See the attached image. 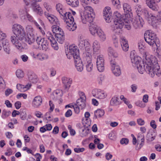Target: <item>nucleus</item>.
I'll return each instance as SVG.
<instances>
[{
    "label": "nucleus",
    "mask_w": 161,
    "mask_h": 161,
    "mask_svg": "<svg viewBox=\"0 0 161 161\" xmlns=\"http://www.w3.org/2000/svg\"><path fill=\"white\" fill-rule=\"evenodd\" d=\"M143 57L144 59L142 63H141V58L136 55L132 56L131 53L130 58L133 66L137 68L140 74H142L145 71L151 74L152 76L155 74L159 76L161 71L156 58L154 56L147 54L146 53L143 54Z\"/></svg>",
    "instance_id": "nucleus-1"
},
{
    "label": "nucleus",
    "mask_w": 161,
    "mask_h": 161,
    "mask_svg": "<svg viewBox=\"0 0 161 161\" xmlns=\"http://www.w3.org/2000/svg\"><path fill=\"white\" fill-rule=\"evenodd\" d=\"M45 15L50 22L54 25L52 27V31L53 33V35L51 32L48 31L46 33V36L51 43L52 47L55 50H58V47L53 36H55V35L57 34H61V32L64 31L61 28H59L58 26L59 25V22L55 16L46 12L45 13Z\"/></svg>",
    "instance_id": "nucleus-2"
},
{
    "label": "nucleus",
    "mask_w": 161,
    "mask_h": 161,
    "mask_svg": "<svg viewBox=\"0 0 161 161\" xmlns=\"http://www.w3.org/2000/svg\"><path fill=\"white\" fill-rule=\"evenodd\" d=\"M60 17L63 19L66 22V28L69 31H73L75 30L77 28V25L74 22V19L71 13L67 12L66 11H63L61 12Z\"/></svg>",
    "instance_id": "nucleus-3"
},
{
    "label": "nucleus",
    "mask_w": 161,
    "mask_h": 161,
    "mask_svg": "<svg viewBox=\"0 0 161 161\" xmlns=\"http://www.w3.org/2000/svg\"><path fill=\"white\" fill-rule=\"evenodd\" d=\"M114 15L116 17L114 21V24L113 25V31L117 34L121 33V29L124 25V20L122 17L121 14L118 11L115 12Z\"/></svg>",
    "instance_id": "nucleus-4"
},
{
    "label": "nucleus",
    "mask_w": 161,
    "mask_h": 161,
    "mask_svg": "<svg viewBox=\"0 0 161 161\" xmlns=\"http://www.w3.org/2000/svg\"><path fill=\"white\" fill-rule=\"evenodd\" d=\"M70 48V53L74 56V59L75 63V65L77 71L79 72H81L83 69V65L82 61L80 58L78 50L73 47Z\"/></svg>",
    "instance_id": "nucleus-5"
},
{
    "label": "nucleus",
    "mask_w": 161,
    "mask_h": 161,
    "mask_svg": "<svg viewBox=\"0 0 161 161\" xmlns=\"http://www.w3.org/2000/svg\"><path fill=\"white\" fill-rule=\"evenodd\" d=\"M13 31L19 40H23L26 36L24 28L21 25L18 24H14L13 26Z\"/></svg>",
    "instance_id": "nucleus-6"
},
{
    "label": "nucleus",
    "mask_w": 161,
    "mask_h": 161,
    "mask_svg": "<svg viewBox=\"0 0 161 161\" xmlns=\"http://www.w3.org/2000/svg\"><path fill=\"white\" fill-rule=\"evenodd\" d=\"M146 42L150 46L156 45V42L158 40L156 34L151 31H146L144 34Z\"/></svg>",
    "instance_id": "nucleus-7"
},
{
    "label": "nucleus",
    "mask_w": 161,
    "mask_h": 161,
    "mask_svg": "<svg viewBox=\"0 0 161 161\" xmlns=\"http://www.w3.org/2000/svg\"><path fill=\"white\" fill-rule=\"evenodd\" d=\"M78 42V46L80 47L81 49L84 47L85 48L86 51L84 53V56H85V54L87 52L90 53L91 55H92V52L91 50V45L87 40H84L80 38Z\"/></svg>",
    "instance_id": "nucleus-8"
},
{
    "label": "nucleus",
    "mask_w": 161,
    "mask_h": 161,
    "mask_svg": "<svg viewBox=\"0 0 161 161\" xmlns=\"http://www.w3.org/2000/svg\"><path fill=\"white\" fill-rule=\"evenodd\" d=\"M36 41L38 44V47L40 49L46 51L49 47V42L47 39L42 38L41 36L38 37L36 39Z\"/></svg>",
    "instance_id": "nucleus-9"
},
{
    "label": "nucleus",
    "mask_w": 161,
    "mask_h": 161,
    "mask_svg": "<svg viewBox=\"0 0 161 161\" xmlns=\"http://www.w3.org/2000/svg\"><path fill=\"white\" fill-rule=\"evenodd\" d=\"M85 59L86 69L88 72L91 71L93 69V64L92 62V55L88 52L85 54Z\"/></svg>",
    "instance_id": "nucleus-10"
},
{
    "label": "nucleus",
    "mask_w": 161,
    "mask_h": 161,
    "mask_svg": "<svg viewBox=\"0 0 161 161\" xmlns=\"http://www.w3.org/2000/svg\"><path fill=\"white\" fill-rule=\"evenodd\" d=\"M81 17L83 23L86 24L87 23H91L93 22L95 17V14H88L86 12H84L83 14H81Z\"/></svg>",
    "instance_id": "nucleus-11"
},
{
    "label": "nucleus",
    "mask_w": 161,
    "mask_h": 161,
    "mask_svg": "<svg viewBox=\"0 0 161 161\" xmlns=\"http://www.w3.org/2000/svg\"><path fill=\"white\" fill-rule=\"evenodd\" d=\"M111 66V70L113 74L116 76H119L121 74V71L119 66L117 64L114 60H111L110 61Z\"/></svg>",
    "instance_id": "nucleus-12"
},
{
    "label": "nucleus",
    "mask_w": 161,
    "mask_h": 161,
    "mask_svg": "<svg viewBox=\"0 0 161 161\" xmlns=\"http://www.w3.org/2000/svg\"><path fill=\"white\" fill-rule=\"evenodd\" d=\"M92 94L94 97L100 99H103L107 96L103 91L100 89H94L92 92Z\"/></svg>",
    "instance_id": "nucleus-13"
},
{
    "label": "nucleus",
    "mask_w": 161,
    "mask_h": 161,
    "mask_svg": "<svg viewBox=\"0 0 161 161\" xmlns=\"http://www.w3.org/2000/svg\"><path fill=\"white\" fill-rule=\"evenodd\" d=\"M111 8L109 7H106L103 9V14L106 22L109 23L111 21L112 16Z\"/></svg>",
    "instance_id": "nucleus-14"
},
{
    "label": "nucleus",
    "mask_w": 161,
    "mask_h": 161,
    "mask_svg": "<svg viewBox=\"0 0 161 161\" xmlns=\"http://www.w3.org/2000/svg\"><path fill=\"white\" fill-rule=\"evenodd\" d=\"M17 37L15 36H12L10 37V40L12 44L19 50H21L24 48V44L21 43L17 39Z\"/></svg>",
    "instance_id": "nucleus-15"
},
{
    "label": "nucleus",
    "mask_w": 161,
    "mask_h": 161,
    "mask_svg": "<svg viewBox=\"0 0 161 161\" xmlns=\"http://www.w3.org/2000/svg\"><path fill=\"white\" fill-rule=\"evenodd\" d=\"M161 0H146L147 5L151 9L153 10L157 11L159 8L157 3Z\"/></svg>",
    "instance_id": "nucleus-16"
},
{
    "label": "nucleus",
    "mask_w": 161,
    "mask_h": 161,
    "mask_svg": "<svg viewBox=\"0 0 161 161\" xmlns=\"http://www.w3.org/2000/svg\"><path fill=\"white\" fill-rule=\"evenodd\" d=\"M132 24L133 27L135 29H140L142 27L144 21L142 18L138 17L133 20Z\"/></svg>",
    "instance_id": "nucleus-17"
},
{
    "label": "nucleus",
    "mask_w": 161,
    "mask_h": 161,
    "mask_svg": "<svg viewBox=\"0 0 161 161\" xmlns=\"http://www.w3.org/2000/svg\"><path fill=\"white\" fill-rule=\"evenodd\" d=\"M86 97L85 95L83 93L81 96L78 98L76 101L77 106H79L82 109L86 107Z\"/></svg>",
    "instance_id": "nucleus-18"
},
{
    "label": "nucleus",
    "mask_w": 161,
    "mask_h": 161,
    "mask_svg": "<svg viewBox=\"0 0 161 161\" xmlns=\"http://www.w3.org/2000/svg\"><path fill=\"white\" fill-rule=\"evenodd\" d=\"M33 11L38 14L42 15L43 14V12L39 4H38L37 2L31 3Z\"/></svg>",
    "instance_id": "nucleus-19"
},
{
    "label": "nucleus",
    "mask_w": 161,
    "mask_h": 161,
    "mask_svg": "<svg viewBox=\"0 0 161 161\" xmlns=\"http://www.w3.org/2000/svg\"><path fill=\"white\" fill-rule=\"evenodd\" d=\"M42 98L40 96H37L34 97L32 101V106L35 108H38L42 102Z\"/></svg>",
    "instance_id": "nucleus-20"
},
{
    "label": "nucleus",
    "mask_w": 161,
    "mask_h": 161,
    "mask_svg": "<svg viewBox=\"0 0 161 161\" xmlns=\"http://www.w3.org/2000/svg\"><path fill=\"white\" fill-rule=\"evenodd\" d=\"M28 79L30 82L35 83L37 81V77L36 75L33 72L30 71L27 74Z\"/></svg>",
    "instance_id": "nucleus-21"
},
{
    "label": "nucleus",
    "mask_w": 161,
    "mask_h": 161,
    "mask_svg": "<svg viewBox=\"0 0 161 161\" xmlns=\"http://www.w3.org/2000/svg\"><path fill=\"white\" fill-rule=\"evenodd\" d=\"M120 42L123 50L125 52L128 51L129 49L128 41L125 37L123 36L121 37Z\"/></svg>",
    "instance_id": "nucleus-22"
},
{
    "label": "nucleus",
    "mask_w": 161,
    "mask_h": 161,
    "mask_svg": "<svg viewBox=\"0 0 161 161\" xmlns=\"http://www.w3.org/2000/svg\"><path fill=\"white\" fill-rule=\"evenodd\" d=\"M62 83L65 87V89H69L72 83V80L68 78L63 77L62 78Z\"/></svg>",
    "instance_id": "nucleus-23"
},
{
    "label": "nucleus",
    "mask_w": 161,
    "mask_h": 161,
    "mask_svg": "<svg viewBox=\"0 0 161 161\" xmlns=\"http://www.w3.org/2000/svg\"><path fill=\"white\" fill-rule=\"evenodd\" d=\"M92 47L94 54L98 53L101 47L99 42L97 40H95L92 43Z\"/></svg>",
    "instance_id": "nucleus-24"
},
{
    "label": "nucleus",
    "mask_w": 161,
    "mask_h": 161,
    "mask_svg": "<svg viewBox=\"0 0 161 161\" xmlns=\"http://www.w3.org/2000/svg\"><path fill=\"white\" fill-rule=\"evenodd\" d=\"M2 44L4 51L8 54L10 53V45L8 41L7 40H3Z\"/></svg>",
    "instance_id": "nucleus-25"
},
{
    "label": "nucleus",
    "mask_w": 161,
    "mask_h": 161,
    "mask_svg": "<svg viewBox=\"0 0 161 161\" xmlns=\"http://www.w3.org/2000/svg\"><path fill=\"white\" fill-rule=\"evenodd\" d=\"M156 136V133L154 131L149 130L146 136V139L147 141L151 142L155 139Z\"/></svg>",
    "instance_id": "nucleus-26"
},
{
    "label": "nucleus",
    "mask_w": 161,
    "mask_h": 161,
    "mask_svg": "<svg viewBox=\"0 0 161 161\" xmlns=\"http://www.w3.org/2000/svg\"><path fill=\"white\" fill-rule=\"evenodd\" d=\"M110 103L111 106H116L120 105L121 103L118 97L117 96H114L111 98Z\"/></svg>",
    "instance_id": "nucleus-27"
},
{
    "label": "nucleus",
    "mask_w": 161,
    "mask_h": 161,
    "mask_svg": "<svg viewBox=\"0 0 161 161\" xmlns=\"http://www.w3.org/2000/svg\"><path fill=\"white\" fill-rule=\"evenodd\" d=\"M31 85V83H28L25 86L22 85L20 84H18L17 85V88L20 92H23L29 89Z\"/></svg>",
    "instance_id": "nucleus-28"
},
{
    "label": "nucleus",
    "mask_w": 161,
    "mask_h": 161,
    "mask_svg": "<svg viewBox=\"0 0 161 161\" xmlns=\"http://www.w3.org/2000/svg\"><path fill=\"white\" fill-rule=\"evenodd\" d=\"M23 40H25L29 44H31L35 41L34 36L30 34L26 35Z\"/></svg>",
    "instance_id": "nucleus-29"
},
{
    "label": "nucleus",
    "mask_w": 161,
    "mask_h": 161,
    "mask_svg": "<svg viewBox=\"0 0 161 161\" xmlns=\"http://www.w3.org/2000/svg\"><path fill=\"white\" fill-rule=\"evenodd\" d=\"M97 34L100 40L104 42L106 39V36L104 31L101 29H98L97 31Z\"/></svg>",
    "instance_id": "nucleus-30"
},
{
    "label": "nucleus",
    "mask_w": 161,
    "mask_h": 161,
    "mask_svg": "<svg viewBox=\"0 0 161 161\" xmlns=\"http://www.w3.org/2000/svg\"><path fill=\"white\" fill-rule=\"evenodd\" d=\"M61 34L55 35V36L57 41L60 44H62L64 40V32H61Z\"/></svg>",
    "instance_id": "nucleus-31"
},
{
    "label": "nucleus",
    "mask_w": 161,
    "mask_h": 161,
    "mask_svg": "<svg viewBox=\"0 0 161 161\" xmlns=\"http://www.w3.org/2000/svg\"><path fill=\"white\" fill-rule=\"evenodd\" d=\"M157 18V16L156 17L153 14L150 13V16L147 19L149 21V23L153 24L154 23H156L158 22V20Z\"/></svg>",
    "instance_id": "nucleus-32"
},
{
    "label": "nucleus",
    "mask_w": 161,
    "mask_h": 161,
    "mask_svg": "<svg viewBox=\"0 0 161 161\" xmlns=\"http://www.w3.org/2000/svg\"><path fill=\"white\" fill-rule=\"evenodd\" d=\"M37 59L40 61H43L46 60L48 58V56L47 54L42 53H40L37 54Z\"/></svg>",
    "instance_id": "nucleus-33"
},
{
    "label": "nucleus",
    "mask_w": 161,
    "mask_h": 161,
    "mask_svg": "<svg viewBox=\"0 0 161 161\" xmlns=\"http://www.w3.org/2000/svg\"><path fill=\"white\" fill-rule=\"evenodd\" d=\"M52 126L51 124H47L45 126L41 127L40 131L41 133H44L47 130L50 131L52 129Z\"/></svg>",
    "instance_id": "nucleus-34"
},
{
    "label": "nucleus",
    "mask_w": 161,
    "mask_h": 161,
    "mask_svg": "<svg viewBox=\"0 0 161 161\" xmlns=\"http://www.w3.org/2000/svg\"><path fill=\"white\" fill-rule=\"evenodd\" d=\"M68 4L73 7H76L78 6V0H66Z\"/></svg>",
    "instance_id": "nucleus-35"
},
{
    "label": "nucleus",
    "mask_w": 161,
    "mask_h": 161,
    "mask_svg": "<svg viewBox=\"0 0 161 161\" xmlns=\"http://www.w3.org/2000/svg\"><path fill=\"white\" fill-rule=\"evenodd\" d=\"M88 5H82L85 9L84 12H86L88 14L94 13L93 9L92 7Z\"/></svg>",
    "instance_id": "nucleus-36"
},
{
    "label": "nucleus",
    "mask_w": 161,
    "mask_h": 161,
    "mask_svg": "<svg viewBox=\"0 0 161 161\" xmlns=\"http://www.w3.org/2000/svg\"><path fill=\"white\" fill-rule=\"evenodd\" d=\"M108 52L109 56H113L114 58H117L118 56V53L114 50L111 47H109L108 48Z\"/></svg>",
    "instance_id": "nucleus-37"
},
{
    "label": "nucleus",
    "mask_w": 161,
    "mask_h": 161,
    "mask_svg": "<svg viewBox=\"0 0 161 161\" xmlns=\"http://www.w3.org/2000/svg\"><path fill=\"white\" fill-rule=\"evenodd\" d=\"M123 8L124 11L127 13L130 12L131 11L130 5L127 3H124L123 4Z\"/></svg>",
    "instance_id": "nucleus-38"
},
{
    "label": "nucleus",
    "mask_w": 161,
    "mask_h": 161,
    "mask_svg": "<svg viewBox=\"0 0 161 161\" xmlns=\"http://www.w3.org/2000/svg\"><path fill=\"white\" fill-rule=\"evenodd\" d=\"M94 114L96 117H97V116L100 117L103 115L104 114V112L103 109H99L95 111Z\"/></svg>",
    "instance_id": "nucleus-39"
},
{
    "label": "nucleus",
    "mask_w": 161,
    "mask_h": 161,
    "mask_svg": "<svg viewBox=\"0 0 161 161\" xmlns=\"http://www.w3.org/2000/svg\"><path fill=\"white\" fill-rule=\"evenodd\" d=\"M112 5L117 9H119L121 7V5L119 0H112Z\"/></svg>",
    "instance_id": "nucleus-40"
},
{
    "label": "nucleus",
    "mask_w": 161,
    "mask_h": 161,
    "mask_svg": "<svg viewBox=\"0 0 161 161\" xmlns=\"http://www.w3.org/2000/svg\"><path fill=\"white\" fill-rule=\"evenodd\" d=\"M89 31L92 35H94L96 33H97V30L98 29H97L96 27L94 25H91L89 28Z\"/></svg>",
    "instance_id": "nucleus-41"
},
{
    "label": "nucleus",
    "mask_w": 161,
    "mask_h": 161,
    "mask_svg": "<svg viewBox=\"0 0 161 161\" xmlns=\"http://www.w3.org/2000/svg\"><path fill=\"white\" fill-rule=\"evenodd\" d=\"M56 9L57 11L59 12L60 16L61 12H62L63 11H65V9L63 8L62 5L60 3H58L56 5ZM61 14L62 13H61Z\"/></svg>",
    "instance_id": "nucleus-42"
},
{
    "label": "nucleus",
    "mask_w": 161,
    "mask_h": 161,
    "mask_svg": "<svg viewBox=\"0 0 161 161\" xmlns=\"http://www.w3.org/2000/svg\"><path fill=\"white\" fill-rule=\"evenodd\" d=\"M96 64H104V59L103 55H101L98 56L97 59Z\"/></svg>",
    "instance_id": "nucleus-43"
},
{
    "label": "nucleus",
    "mask_w": 161,
    "mask_h": 161,
    "mask_svg": "<svg viewBox=\"0 0 161 161\" xmlns=\"http://www.w3.org/2000/svg\"><path fill=\"white\" fill-rule=\"evenodd\" d=\"M16 74L17 76L19 78H22L24 76V73L23 71L20 69L17 70Z\"/></svg>",
    "instance_id": "nucleus-44"
},
{
    "label": "nucleus",
    "mask_w": 161,
    "mask_h": 161,
    "mask_svg": "<svg viewBox=\"0 0 161 161\" xmlns=\"http://www.w3.org/2000/svg\"><path fill=\"white\" fill-rule=\"evenodd\" d=\"M144 134L142 133H139L137 136L138 142L141 141L142 142H144Z\"/></svg>",
    "instance_id": "nucleus-45"
},
{
    "label": "nucleus",
    "mask_w": 161,
    "mask_h": 161,
    "mask_svg": "<svg viewBox=\"0 0 161 161\" xmlns=\"http://www.w3.org/2000/svg\"><path fill=\"white\" fill-rule=\"evenodd\" d=\"M71 47H73V49H74V48H76V49H78L77 48V47H75L74 46H73V45H71V46H70L69 47V52L68 53V54H66V56L67 57V58H69V59H70L71 58L73 57V58H74V55H73V54H71L70 53V48H71Z\"/></svg>",
    "instance_id": "nucleus-46"
},
{
    "label": "nucleus",
    "mask_w": 161,
    "mask_h": 161,
    "mask_svg": "<svg viewBox=\"0 0 161 161\" xmlns=\"http://www.w3.org/2000/svg\"><path fill=\"white\" fill-rule=\"evenodd\" d=\"M138 47L140 50L142 52V51L145 48V43L143 41H141L138 43Z\"/></svg>",
    "instance_id": "nucleus-47"
},
{
    "label": "nucleus",
    "mask_w": 161,
    "mask_h": 161,
    "mask_svg": "<svg viewBox=\"0 0 161 161\" xmlns=\"http://www.w3.org/2000/svg\"><path fill=\"white\" fill-rule=\"evenodd\" d=\"M104 64H97L98 70L100 72H102L104 69Z\"/></svg>",
    "instance_id": "nucleus-48"
},
{
    "label": "nucleus",
    "mask_w": 161,
    "mask_h": 161,
    "mask_svg": "<svg viewBox=\"0 0 161 161\" xmlns=\"http://www.w3.org/2000/svg\"><path fill=\"white\" fill-rule=\"evenodd\" d=\"M10 112H8L6 110H3L2 113V117L3 119H5L8 117L10 114Z\"/></svg>",
    "instance_id": "nucleus-49"
},
{
    "label": "nucleus",
    "mask_w": 161,
    "mask_h": 161,
    "mask_svg": "<svg viewBox=\"0 0 161 161\" xmlns=\"http://www.w3.org/2000/svg\"><path fill=\"white\" fill-rule=\"evenodd\" d=\"M141 15L144 16L147 19L150 16V14L147 10L144 9L142 10Z\"/></svg>",
    "instance_id": "nucleus-50"
},
{
    "label": "nucleus",
    "mask_w": 161,
    "mask_h": 161,
    "mask_svg": "<svg viewBox=\"0 0 161 161\" xmlns=\"http://www.w3.org/2000/svg\"><path fill=\"white\" fill-rule=\"evenodd\" d=\"M68 128L69 130L70 135L72 136H74L75 134V131L74 129H72L71 126L69 125L68 126Z\"/></svg>",
    "instance_id": "nucleus-51"
},
{
    "label": "nucleus",
    "mask_w": 161,
    "mask_h": 161,
    "mask_svg": "<svg viewBox=\"0 0 161 161\" xmlns=\"http://www.w3.org/2000/svg\"><path fill=\"white\" fill-rule=\"evenodd\" d=\"M72 107L74 109V111L75 112L78 114L79 112L80 111V107L79 106H77V105L75 104L74 105H71Z\"/></svg>",
    "instance_id": "nucleus-52"
},
{
    "label": "nucleus",
    "mask_w": 161,
    "mask_h": 161,
    "mask_svg": "<svg viewBox=\"0 0 161 161\" xmlns=\"http://www.w3.org/2000/svg\"><path fill=\"white\" fill-rule=\"evenodd\" d=\"M7 37V35L6 33L3 32L0 30V40L2 41Z\"/></svg>",
    "instance_id": "nucleus-53"
},
{
    "label": "nucleus",
    "mask_w": 161,
    "mask_h": 161,
    "mask_svg": "<svg viewBox=\"0 0 161 161\" xmlns=\"http://www.w3.org/2000/svg\"><path fill=\"white\" fill-rule=\"evenodd\" d=\"M131 91L132 92H135L137 89V86L136 84H133L130 86Z\"/></svg>",
    "instance_id": "nucleus-54"
},
{
    "label": "nucleus",
    "mask_w": 161,
    "mask_h": 161,
    "mask_svg": "<svg viewBox=\"0 0 161 161\" xmlns=\"http://www.w3.org/2000/svg\"><path fill=\"white\" fill-rule=\"evenodd\" d=\"M21 97H23L24 99H25L27 98V95L25 93H19L16 96V97L18 99L19 98Z\"/></svg>",
    "instance_id": "nucleus-55"
},
{
    "label": "nucleus",
    "mask_w": 161,
    "mask_h": 161,
    "mask_svg": "<svg viewBox=\"0 0 161 161\" xmlns=\"http://www.w3.org/2000/svg\"><path fill=\"white\" fill-rule=\"evenodd\" d=\"M20 58L24 62H26L28 61L29 59L28 57L25 54L22 55L20 56Z\"/></svg>",
    "instance_id": "nucleus-56"
},
{
    "label": "nucleus",
    "mask_w": 161,
    "mask_h": 161,
    "mask_svg": "<svg viewBox=\"0 0 161 161\" xmlns=\"http://www.w3.org/2000/svg\"><path fill=\"white\" fill-rule=\"evenodd\" d=\"M75 152L77 153H79L83 152L85 150V148L83 147L81 148H75L74 149Z\"/></svg>",
    "instance_id": "nucleus-57"
},
{
    "label": "nucleus",
    "mask_w": 161,
    "mask_h": 161,
    "mask_svg": "<svg viewBox=\"0 0 161 161\" xmlns=\"http://www.w3.org/2000/svg\"><path fill=\"white\" fill-rule=\"evenodd\" d=\"M129 140L128 139L126 138H123L121 139L120 141V143L121 144H127L128 143Z\"/></svg>",
    "instance_id": "nucleus-58"
},
{
    "label": "nucleus",
    "mask_w": 161,
    "mask_h": 161,
    "mask_svg": "<svg viewBox=\"0 0 161 161\" xmlns=\"http://www.w3.org/2000/svg\"><path fill=\"white\" fill-rule=\"evenodd\" d=\"M136 105L140 107L143 108L145 107L144 104H143L142 101H137L136 103Z\"/></svg>",
    "instance_id": "nucleus-59"
},
{
    "label": "nucleus",
    "mask_w": 161,
    "mask_h": 161,
    "mask_svg": "<svg viewBox=\"0 0 161 161\" xmlns=\"http://www.w3.org/2000/svg\"><path fill=\"white\" fill-rule=\"evenodd\" d=\"M19 14L21 16L25 15L26 16V14H28L27 12L25 9H21L19 11Z\"/></svg>",
    "instance_id": "nucleus-60"
},
{
    "label": "nucleus",
    "mask_w": 161,
    "mask_h": 161,
    "mask_svg": "<svg viewBox=\"0 0 161 161\" xmlns=\"http://www.w3.org/2000/svg\"><path fill=\"white\" fill-rule=\"evenodd\" d=\"M12 154V151L11 149L8 148L7 149V152H5V154L6 156H9L11 155Z\"/></svg>",
    "instance_id": "nucleus-61"
},
{
    "label": "nucleus",
    "mask_w": 161,
    "mask_h": 161,
    "mask_svg": "<svg viewBox=\"0 0 161 161\" xmlns=\"http://www.w3.org/2000/svg\"><path fill=\"white\" fill-rule=\"evenodd\" d=\"M26 17L27 18L28 20L30 22H33L34 21L33 17L28 14H26Z\"/></svg>",
    "instance_id": "nucleus-62"
},
{
    "label": "nucleus",
    "mask_w": 161,
    "mask_h": 161,
    "mask_svg": "<svg viewBox=\"0 0 161 161\" xmlns=\"http://www.w3.org/2000/svg\"><path fill=\"white\" fill-rule=\"evenodd\" d=\"M42 78L43 80L47 82L49 80L48 77L45 73H43L42 75Z\"/></svg>",
    "instance_id": "nucleus-63"
},
{
    "label": "nucleus",
    "mask_w": 161,
    "mask_h": 161,
    "mask_svg": "<svg viewBox=\"0 0 161 161\" xmlns=\"http://www.w3.org/2000/svg\"><path fill=\"white\" fill-rule=\"evenodd\" d=\"M72 114V112L70 109H68L67 111L65 113V116L66 117H69Z\"/></svg>",
    "instance_id": "nucleus-64"
}]
</instances>
